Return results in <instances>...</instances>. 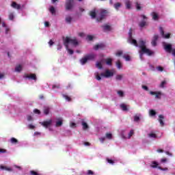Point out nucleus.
Wrapping results in <instances>:
<instances>
[{"label":"nucleus","instance_id":"f257e3e1","mask_svg":"<svg viewBox=\"0 0 175 175\" xmlns=\"http://www.w3.org/2000/svg\"><path fill=\"white\" fill-rule=\"evenodd\" d=\"M139 47L140 49L139 55L141 59H143L144 54H146V55H152L153 52L148 49L147 46H146V41L141 40L139 41Z\"/></svg>","mask_w":175,"mask_h":175},{"label":"nucleus","instance_id":"f03ea898","mask_svg":"<svg viewBox=\"0 0 175 175\" xmlns=\"http://www.w3.org/2000/svg\"><path fill=\"white\" fill-rule=\"evenodd\" d=\"M63 43L66 47L68 49V46H69V43L72 44V46H79V41H77V38L74 37L72 39L69 36L63 37Z\"/></svg>","mask_w":175,"mask_h":175},{"label":"nucleus","instance_id":"7ed1b4c3","mask_svg":"<svg viewBox=\"0 0 175 175\" xmlns=\"http://www.w3.org/2000/svg\"><path fill=\"white\" fill-rule=\"evenodd\" d=\"M95 59V55L94 53L86 55L85 57L80 59L81 65H85L88 61H92Z\"/></svg>","mask_w":175,"mask_h":175},{"label":"nucleus","instance_id":"20e7f679","mask_svg":"<svg viewBox=\"0 0 175 175\" xmlns=\"http://www.w3.org/2000/svg\"><path fill=\"white\" fill-rule=\"evenodd\" d=\"M140 17L142 18V21H140L138 24L139 27L142 29V28H144V27H147L148 25V22H147V16L146 15H140Z\"/></svg>","mask_w":175,"mask_h":175},{"label":"nucleus","instance_id":"39448f33","mask_svg":"<svg viewBox=\"0 0 175 175\" xmlns=\"http://www.w3.org/2000/svg\"><path fill=\"white\" fill-rule=\"evenodd\" d=\"M107 13H109L107 10H102L100 12V17L96 18V21H98V23H102L103 20L106 18V14H107Z\"/></svg>","mask_w":175,"mask_h":175},{"label":"nucleus","instance_id":"423d86ee","mask_svg":"<svg viewBox=\"0 0 175 175\" xmlns=\"http://www.w3.org/2000/svg\"><path fill=\"white\" fill-rule=\"evenodd\" d=\"M75 6V0H66V10H71Z\"/></svg>","mask_w":175,"mask_h":175},{"label":"nucleus","instance_id":"0eeeda50","mask_svg":"<svg viewBox=\"0 0 175 175\" xmlns=\"http://www.w3.org/2000/svg\"><path fill=\"white\" fill-rule=\"evenodd\" d=\"M163 46L164 47V50L167 53H172V51L173 50V45H172V44H167L166 42H163Z\"/></svg>","mask_w":175,"mask_h":175},{"label":"nucleus","instance_id":"6e6552de","mask_svg":"<svg viewBox=\"0 0 175 175\" xmlns=\"http://www.w3.org/2000/svg\"><path fill=\"white\" fill-rule=\"evenodd\" d=\"M100 76L103 77H106L107 79L109 77H113L114 76V72L110 71V70H106L105 72H102Z\"/></svg>","mask_w":175,"mask_h":175},{"label":"nucleus","instance_id":"1a4fd4ad","mask_svg":"<svg viewBox=\"0 0 175 175\" xmlns=\"http://www.w3.org/2000/svg\"><path fill=\"white\" fill-rule=\"evenodd\" d=\"M159 31L161 33V36H163L164 39H170V33H168L167 34H165V31H163V28L162 27H159Z\"/></svg>","mask_w":175,"mask_h":175},{"label":"nucleus","instance_id":"9d476101","mask_svg":"<svg viewBox=\"0 0 175 175\" xmlns=\"http://www.w3.org/2000/svg\"><path fill=\"white\" fill-rule=\"evenodd\" d=\"M52 123H53V120H49L48 121H44V122H40V124L42 126H44V128H49V126H50Z\"/></svg>","mask_w":175,"mask_h":175},{"label":"nucleus","instance_id":"9b49d317","mask_svg":"<svg viewBox=\"0 0 175 175\" xmlns=\"http://www.w3.org/2000/svg\"><path fill=\"white\" fill-rule=\"evenodd\" d=\"M163 93L161 92H154V96L155 99H162V96H163Z\"/></svg>","mask_w":175,"mask_h":175},{"label":"nucleus","instance_id":"f8f14e48","mask_svg":"<svg viewBox=\"0 0 175 175\" xmlns=\"http://www.w3.org/2000/svg\"><path fill=\"white\" fill-rule=\"evenodd\" d=\"M24 77L25 79H30V80H36V75L35 74H25Z\"/></svg>","mask_w":175,"mask_h":175},{"label":"nucleus","instance_id":"ddd939ff","mask_svg":"<svg viewBox=\"0 0 175 175\" xmlns=\"http://www.w3.org/2000/svg\"><path fill=\"white\" fill-rule=\"evenodd\" d=\"M125 6L126 9H127L128 10L132 9V1H131V0H126L125 1Z\"/></svg>","mask_w":175,"mask_h":175},{"label":"nucleus","instance_id":"4468645a","mask_svg":"<svg viewBox=\"0 0 175 175\" xmlns=\"http://www.w3.org/2000/svg\"><path fill=\"white\" fill-rule=\"evenodd\" d=\"M105 47H106V45H105V44L103 43H100L99 44H96L94 46V49L97 51L99 50V49H105Z\"/></svg>","mask_w":175,"mask_h":175},{"label":"nucleus","instance_id":"2eb2a0df","mask_svg":"<svg viewBox=\"0 0 175 175\" xmlns=\"http://www.w3.org/2000/svg\"><path fill=\"white\" fill-rule=\"evenodd\" d=\"M163 120H165V116H163V115H159L158 120L159 122L160 123L161 126H163V125H165Z\"/></svg>","mask_w":175,"mask_h":175},{"label":"nucleus","instance_id":"dca6fc26","mask_svg":"<svg viewBox=\"0 0 175 175\" xmlns=\"http://www.w3.org/2000/svg\"><path fill=\"white\" fill-rule=\"evenodd\" d=\"M11 6L14 8V9H17L18 10H20L21 9V5L17 4V3L13 1Z\"/></svg>","mask_w":175,"mask_h":175},{"label":"nucleus","instance_id":"f3484780","mask_svg":"<svg viewBox=\"0 0 175 175\" xmlns=\"http://www.w3.org/2000/svg\"><path fill=\"white\" fill-rule=\"evenodd\" d=\"M128 107H129V105H126L124 103L120 105V108L123 111H128L129 110Z\"/></svg>","mask_w":175,"mask_h":175},{"label":"nucleus","instance_id":"a211bd4d","mask_svg":"<svg viewBox=\"0 0 175 175\" xmlns=\"http://www.w3.org/2000/svg\"><path fill=\"white\" fill-rule=\"evenodd\" d=\"M43 113L45 116H49V114H50V108H49V107H44Z\"/></svg>","mask_w":175,"mask_h":175},{"label":"nucleus","instance_id":"6ab92c4d","mask_svg":"<svg viewBox=\"0 0 175 175\" xmlns=\"http://www.w3.org/2000/svg\"><path fill=\"white\" fill-rule=\"evenodd\" d=\"M89 15L90 16V17H92V18H96V11H95V10H93L92 11H90L89 12Z\"/></svg>","mask_w":175,"mask_h":175},{"label":"nucleus","instance_id":"aec40b11","mask_svg":"<svg viewBox=\"0 0 175 175\" xmlns=\"http://www.w3.org/2000/svg\"><path fill=\"white\" fill-rule=\"evenodd\" d=\"M101 27L103 29V31H111V26L110 25H104Z\"/></svg>","mask_w":175,"mask_h":175},{"label":"nucleus","instance_id":"412c9836","mask_svg":"<svg viewBox=\"0 0 175 175\" xmlns=\"http://www.w3.org/2000/svg\"><path fill=\"white\" fill-rule=\"evenodd\" d=\"M157 167H158V163H157V161H154V168L155 169ZM158 169H159L160 170H163L164 172L167 170V167L162 168L161 167H158Z\"/></svg>","mask_w":175,"mask_h":175},{"label":"nucleus","instance_id":"4be33fe9","mask_svg":"<svg viewBox=\"0 0 175 175\" xmlns=\"http://www.w3.org/2000/svg\"><path fill=\"white\" fill-rule=\"evenodd\" d=\"M81 125L83 126V131H87V129H88L90 128V126H88V124H87V122H85L84 121H82Z\"/></svg>","mask_w":175,"mask_h":175},{"label":"nucleus","instance_id":"5701e85b","mask_svg":"<svg viewBox=\"0 0 175 175\" xmlns=\"http://www.w3.org/2000/svg\"><path fill=\"white\" fill-rule=\"evenodd\" d=\"M105 62L107 65H109V66H111L113 65V59L111 58L106 59Z\"/></svg>","mask_w":175,"mask_h":175},{"label":"nucleus","instance_id":"b1692460","mask_svg":"<svg viewBox=\"0 0 175 175\" xmlns=\"http://www.w3.org/2000/svg\"><path fill=\"white\" fill-rule=\"evenodd\" d=\"M1 170H7L8 172H12V168L8 167L5 165H0Z\"/></svg>","mask_w":175,"mask_h":175},{"label":"nucleus","instance_id":"393cba45","mask_svg":"<svg viewBox=\"0 0 175 175\" xmlns=\"http://www.w3.org/2000/svg\"><path fill=\"white\" fill-rule=\"evenodd\" d=\"M73 18L70 16H67L66 17V23H67V24H70Z\"/></svg>","mask_w":175,"mask_h":175},{"label":"nucleus","instance_id":"a878e982","mask_svg":"<svg viewBox=\"0 0 175 175\" xmlns=\"http://www.w3.org/2000/svg\"><path fill=\"white\" fill-rule=\"evenodd\" d=\"M130 42L131 43V44H134V46H135L136 47H137V46H139L137 44V41L135 39H133V38H132V39H129Z\"/></svg>","mask_w":175,"mask_h":175},{"label":"nucleus","instance_id":"bb28decb","mask_svg":"<svg viewBox=\"0 0 175 175\" xmlns=\"http://www.w3.org/2000/svg\"><path fill=\"white\" fill-rule=\"evenodd\" d=\"M21 70H23V66H21V65L19 64L16 66V68H15L16 72H21Z\"/></svg>","mask_w":175,"mask_h":175},{"label":"nucleus","instance_id":"cd10ccee","mask_svg":"<svg viewBox=\"0 0 175 175\" xmlns=\"http://www.w3.org/2000/svg\"><path fill=\"white\" fill-rule=\"evenodd\" d=\"M10 142H11L12 144H17V143H18V140H17V139H16L14 137H12L10 139Z\"/></svg>","mask_w":175,"mask_h":175},{"label":"nucleus","instance_id":"c85d7f7f","mask_svg":"<svg viewBox=\"0 0 175 175\" xmlns=\"http://www.w3.org/2000/svg\"><path fill=\"white\" fill-rule=\"evenodd\" d=\"M116 66L118 69H121V68H122V64H121V62L120 60H118L116 62Z\"/></svg>","mask_w":175,"mask_h":175},{"label":"nucleus","instance_id":"c756f323","mask_svg":"<svg viewBox=\"0 0 175 175\" xmlns=\"http://www.w3.org/2000/svg\"><path fill=\"white\" fill-rule=\"evenodd\" d=\"M63 98H64V99H66V100H68V102H70L72 100V98L66 94H63Z\"/></svg>","mask_w":175,"mask_h":175},{"label":"nucleus","instance_id":"7c9ffc66","mask_svg":"<svg viewBox=\"0 0 175 175\" xmlns=\"http://www.w3.org/2000/svg\"><path fill=\"white\" fill-rule=\"evenodd\" d=\"M30 175H42V174H40L35 170H31Z\"/></svg>","mask_w":175,"mask_h":175},{"label":"nucleus","instance_id":"2f4dec72","mask_svg":"<svg viewBox=\"0 0 175 175\" xmlns=\"http://www.w3.org/2000/svg\"><path fill=\"white\" fill-rule=\"evenodd\" d=\"M96 68H98V69H103V66H102V63H100V62H98L96 64Z\"/></svg>","mask_w":175,"mask_h":175},{"label":"nucleus","instance_id":"473e14b6","mask_svg":"<svg viewBox=\"0 0 175 175\" xmlns=\"http://www.w3.org/2000/svg\"><path fill=\"white\" fill-rule=\"evenodd\" d=\"M49 12H51V14L55 15V8L54 7L51 6L49 8Z\"/></svg>","mask_w":175,"mask_h":175},{"label":"nucleus","instance_id":"72a5a7b5","mask_svg":"<svg viewBox=\"0 0 175 175\" xmlns=\"http://www.w3.org/2000/svg\"><path fill=\"white\" fill-rule=\"evenodd\" d=\"M62 124H63L62 120H59L56 122L55 126H57V127L62 126Z\"/></svg>","mask_w":175,"mask_h":175},{"label":"nucleus","instance_id":"f704fd0d","mask_svg":"<svg viewBox=\"0 0 175 175\" xmlns=\"http://www.w3.org/2000/svg\"><path fill=\"white\" fill-rule=\"evenodd\" d=\"M159 20V15L157 14L156 12H154V21H158Z\"/></svg>","mask_w":175,"mask_h":175},{"label":"nucleus","instance_id":"c9c22d12","mask_svg":"<svg viewBox=\"0 0 175 175\" xmlns=\"http://www.w3.org/2000/svg\"><path fill=\"white\" fill-rule=\"evenodd\" d=\"M66 50H67L68 54H70V55H72V54L75 53V52L73 51V50L69 49V45H68V48H66Z\"/></svg>","mask_w":175,"mask_h":175},{"label":"nucleus","instance_id":"e433bc0d","mask_svg":"<svg viewBox=\"0 0 175 175\" xmlns=\"http://www.w3.org/2000/svg\"><path fill=\"white\" fill-rule=\"evenodd\" d=\"M135 8L137 10H142V6H140V3H139V2H135Z\"/></svg>","mask_w":175,"mask_h":175},{"label":"nucleus","instance_id":"4c0bfd02","mask_svg":"<svg viewBox=\"0 0 175 175\" xmlns=\"http://www.w3.org/2000/svg\"><path fill=\"white\" fill-rule=\"evenodd\" d=\"M106 137H107V139L111 140V139H113V135L111 133H107Z\"/></svg>","mask_w":175,"mask_h":175},{"label":"nucleus","instance_id":"58836bf2","mask_svg":"<svg viewBox=\"0 0 175 175\" xmlns=\"http://www.w3.org/2000/svg\"><path fill=\"white\" fill-rule=\"evenodd\" d=\"M114 8L116 9V10H118L120 8H121V3H116L114 4Z\"/></svg>","mask_w":175,"mask_h":175},{"label":"nucleus","instance_id":"ea45409f","mask_svg":"<svg viewBox=\"0 0 175 175\" xmlns=\"http://www.w3.org/2000/svg\"><path fill=\"white\" fill-rule=\"evenodd\" d=\"M122 77H124V76L122 75H118L116 77V79L118 80V81L122 80Z\"/></svg>","mask_w":175,"mask_h":175},{"label":"nucleus","instance_id":"a19ab883","mask_svg":"<svg viewBox=\"0 0 175 175\" xmlns=\"http://www.w3.org/2000/svg\"><path fill=\"white\" fill-rule=\"evenodd\" d=\"M157 70H158L159 72H163V67L159 66L157 67H156Z\"/></svg>","mask_w":175,"mask_h":175},{"label":"nucleus","instance_id":"79ce46f5","mask_svg":"<svg viewBox=\"0 0 175 175\" xmlns=\"http://www.w3.org/2000/svg\"><path fill=\"white\" fill-rule=\"evenodd\" d=\"M8 17L9 20H13L14 18V14L13 12L10 13Z\"/></svg>","mask_w":175,"mask_h":175},{"label":"nucleus","instance_id":"37998d69","mask_svg":"<svg viewBox=\"0 0 175 175\" xmlns=\"http://www.w3.org/2000/svg\"><path fill=\"white\" fill-rule=\"evenodd\" d=\"M134 133H135V132L133 131V130H131L129 133V139H131V137H132V136H133Z\"/></svg>","mask_w":175,"mask_h":175},{"label":"nucleus","instance_id":"c03bdc74","mask_svg":"<svg viewBox=\"0 0 175 175\" xmlns=\"http://www.w3.org/2000/svg\"><path fill=\"white\" fill-rule=\"evenodd\" d=\"M132 38L133 37L132 36V28H131L129 32V39H132Z\"/></svg>","mask_w":175,"mask_h":175},{"label":"nucleus","instance_id":"a18cd8bd","mask_svg":"<svg viewBox=\"0 0 175 175\" xmlns=\"http://www.w3.org/2000/svg\"><path fill=\"white\" fill-rule=\"evenodd\" d=\"M118 95H119V96L122 98V96H124V92H122L121 90L118 91Z\"/></svg>","mask_w":175,"mask_h":175},{"label":"nucleus","instance_id":"49530a36","mask_svg":"<svg viewBox=\"0 0 175 175\" xmlns=\"http://www.w3.org/2000/svg\"><path fill=\"white\" fill-rule=\"evenodd\" d=\"M123 58H124L126 59V61H131V56L129 55H124Z\"/></svg>","mask_w":175,"mask_h":175},{"label":"nucleus","instance_id":"de8ad7c7","mask_svg":"<svg viewBox=\"0 0 175 175\" xmlns=\"http://www.w3.org/2000/svg\"><path fill=\"white\" fill-rule=\"evenodd\" d=\"M165 84H166V81H163L161 82V83L160 84V87H161V88H164Z\"/></svg>","mask_w":175,"mask_h":175},{"label":"nucleus","instance_id":"09e8293b","mask_svg":"<svg viewBox=\"0 0 175 175\" xmlns=\"http://www.w3.org/2000/svg\"><path fill=\"white\" fill-rule=\"evenodd\" d=\"M96 80H98V81L102 80V78L100 77V75L98 73L96 75Z\"/></svg>","mask_w":175,"mask_h":175},{"label":"nucleus","instance_id":"8fccbe9b","mask_svg":"<svg viewBox=\"0 0 175 175\" xmlns=\"http://www.w3.org/2000/svg\"><path fill=\"white\" fill-rule=\"evenodd\" d=\"M107 161L108 163H110L111 165L114 164V161L112 159H107Z\"/></svg>","mask_w":175,"mask_h":175},{"label":"nucleus","instance_id":"3c124183","mask_svg":"<svg viewBox=\"0 0 175 175\" xmlns=\"http://www.w3.org/2000/svg\"><path fill=\"white\" fill-rule=\"evenodd\" d=\"M149 115L150 116V117H154V109L150 110Z\"/></svg>","mask_w":175,"mask_h":175},{"label":"nucleus","instance_id":"603ef678","mask_svg":"<svg viewBox=\"0 0 175 175\" xmlns=\"http://www.w3.org/2000/svg\"><path fill=\"white\" fill-rule=\"evenodd\" d=\"M33 113H35V114H40V110H39L38 109H35L33 110Z\"/></svg>","mask_w":175,"mask_h":175},{"label":"nucleus","instance_id":"864d4df0","mask_svg":"<svg viewBox=\"0 0 175 175\" xmlns=\"http://www.w3.org/2000/svg\"><path fill=\"white\" fill-rule=\"evenodd\" d=\"M87 174L88 175H94V172L91 170H88Z\"/></svg>","mask_w":175,"mask_h":175},{"label":"nucleus","instance_id":"5fc2aeb1","mask_svg":"<svg viewBox=\"0 0 175 175\" xmlns=\"http://www.w3.org/2000/svg\"><path fill=\"white\" fill-rule=\"evenodd\" d=\"M139 120H140V118L139 116H134V121L137 122V121H139Z\"/></svg>","mask_w":175,"mask_h":175},{"label":"nucleus","instance_id":"6e6d98bb","mask_svg":"<svg viewBox=\"0 0 175 175\" xmlns=\"http://www.w3.org/2000/svg\"><path fill=\"white\" fill-rule=\"evenodd\" d=\"M87 39H88V40L91 41V40H92V39H94V37L92 36L88 35L87 36Z\"/></svg>","mask_w":175,"mask_h":175},{"label":"nucleus","instance_id":"4d7b16f0","mask_svg":"<svg viewBox=\"0 0 175 175\" xmlns=\"http://www.w3.org/2000/svg\"><path fill=\"white\" fill-rule=\"evenodd\" d=\"M5 152H6V150L0 148V153L5 154Z\"/></svg>","mask_w":175,"mask_h":175},{"label":"nucleus","instance_id":"13d9d810","mask_svg":"<svg viewBox=\"0 0 175 175\" xmlns=\"http://www.w3.org/2000/svg\"><path fill=\"white\" fill-rule=\"evenodd\" d=\"M116 55L118 57L122 55V51H118V53H116Z\"/></svg>","mask_w":175,"mask_h":175},{"label":"nucleus","instance_id":"bf43d9fd","mask_svg":"<svg viewBox=\"0 0 175 175\" xmlns=\"http://www.w3.org/2000/svg\"><path fill=\"white\" fill-rule=\"evenodd\" d=\"M142 88L143 90H145V91H148V87L146 85H142Z\"/></svg>","mask_w":175,"mask_h":175},{"label":"nucleus","instance_id":"052dcab7","mask_svg":"<svg viewBox=\"0 0 175 175\" xmlns=\"http://www.w3.org/2000/svg\"><path fill=\"white\" fill-rule=\"evenodd\" d=\"M49 44L50 46H53V44H54V42H53V40H49Z\"/></svg>","mask_w":175,"mask_h":175},{"label":"nucleus","instance_id":"680f3d73","mask_svg":"<svg viewBox=\"0 0 175 175\" xmlns=\"http://www.w3.org/2000/svg\"><path fill=\"white\" fill-rule=\"evenodd\" d=\"M29 129H35V126H33L32 124H29Z\"/></svg>","mask_w":175,"mask_h":175},{"label":"nucleus","instance_id":"e2e57ef3","mask_svg":"<svg viewBox=\"0 0 175 175\" xmlns=\"http://www.w3.org/2000/svg\"><path fill=\"white\" fill-rule=\"evenodd\" d=\"M79 36H80L81 38H83V36H84V33H83V32H81V33H79Z\"/></svg>","mask_w":175,"mask_h":175},{"label":"nucleus","instance_id":"0e129e2a","mask_svg":"<svg viewBox=\"0 0 175 175\" xmlns=\"http://www.w3.org/2000/svg\"><path fill=\"white\" fill-rule=\"evenodd\" d=\"M44 25H45V27H50V23H49V22H45V23H44Z\"/></svg>","mask_w":175,"mask_h":175},{"label":"nucleus","instance_id":"69168bd1","mask_svg":"<svg viewBox=\"0 0 175 175\" xmlns=\"http://www.w3.org/2000/svg\"><path fill=\"white\" fill-rule=\"evenodd\" d=\"M27 120H28L29 121H32V116H27Z\"/></svg>","mask_w":175,"mask_h":175},{"label":"nucleus","instance_id":"338daca9","mask_svg":"<svg viewBox=\"0 0 175 175\" xmlns=\"http://www.w3.org/2000/svg\"><path fill=\"white\" fill-rule=\"evenodd\" d=\"M148 137H154V133H151L148 134Z\"/></svg>","mask_w":175,"mask_h":175},{"label":"nucleus","instance_id":"774afa93","mask_svg":"<svg viewBox=\"0 0 175 175\" xmlns=\"http://www.w3.org/2000/svg\"><path fill=\"white\" fill-rule=\"evenodd\" d=\"M171 53H172V55H174V57H175V49H173V50L171 51Z\"/></svg>","mask_w":175,"mask_h":175}]
</instances>
